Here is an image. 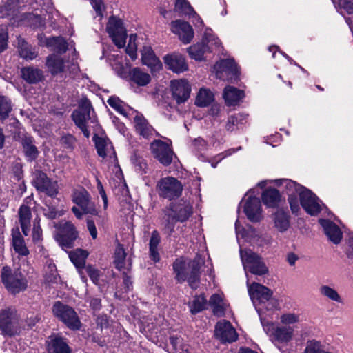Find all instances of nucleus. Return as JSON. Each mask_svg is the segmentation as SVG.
<instances>
[{
	"label": "nucleus",
	"instance_id": "f257e3e1",
	"mask_svg": "<svg viewBox=\"0 0 353 353\" xmlns=\"http://www.w3.org/2000/svg\"><path fill=\"white\" fill-rule=\"evenodd\" d=\"M12 245L15 252L13 254L14 268L4 266L1 271V281L8 292L12 294L22 290V272L20 258L22 256V236L19 227L12 230Z\"/></svg>",
	"mask_w": 353,
	"mask_h": 353
},
{
	"label": "nucleus",
	"instance_id": "f03ea898",
	"mask_svg": "<svg viewBox=\"0 0 353 353\" xmlns=\"http://www.w3.org/2000/svg\"><path fill=\"white\" fill-rule=\"evenodd\" d=\"M172 266L175 279L179 283L187 281L192 289H197L201 276L199 261L179 257L175 259Z\"/></svg>",
	"mask_w": 353,
	"mask_h": 353
},
{
	"label": "nucleus",
	"instance_id": "7ed1b4c3",
	"mask_svg": "<svg viewBox=\"0 0 353 353\" xmlns=\"http://www.w3.org/2000/svg\"><path fill=\"white\" fill-rule=\"evenodd\" d=\"M164 231L170 236L174 232L175 224L177 222L183 223L188 220L192 214V207L189 203L180 200L171 202L163 210Z\"/></svg>",
	"mask_w": 353,
	"mask_h": 353
},
{
	"label": "nucleus",
	"instance_id": "20e7f679",
	"mask_svg": "<svg viewBox=\"0 0 353 353\" xmlns=\"http://www.w3.org/2000/svg\"><path fill=\"white\" fill-rule=\"evenodd\" d=\"M52 311L53 315L68 329L73 331L81 329L82 324L80 318L71 306L57 301L54 303Z\"/></svg>",
	"mask_w": 353,
	"mask_h": 353
},
{
	"label": "nucleus",
	"instance_id": "39448f33",
	"mask_svg": "<svg viewBox=\"0 0 353 353\" xmlns=\"http://www.w3.org/2000/svg\"><path fill=\"white\" fill-rule=\"evenodd\" d=\"M91 111L94 113L91 102L85 97L80 100L78 108L74 110L71 114L72 121L86 138L90 137V131L87 128V123L92 119Z\"/></svg>",
	"mask_w": 353,
	"mask_h": 353
},
{
	"label": "nucleus",
	"instance_id": "423d86ee",
	"mask_svg": "<svg viewBox=\"0 0 353 353\" xmlns=\"http://www.w3.org/2000/svg\"><path fill=\"white\" fill-rule=\"evenodd\" d=\"M156 190L161 198L173 200L181 196L183 186L177 179L167 176L161 179L157 182Z\"/></svg>",
	"mask_w": 353,
	"mask_h": 353
},
{
	"label": "nucleus",
	"instance_id": "0eeeda50",
	"mask_svg": "<svg viewBox=\"0 0 353 353\" xmlns=\"http://www.w3.org/2000/svg\"><path fill=\"white\" fill-rule=\"evenodd\" d=\"M240 255L245 270L259 276L268 273V268L262 258L252 250L250 249L241 250Z\"/></svg>",
	"mask_w": 353,
	"mask_h": 353
},
{
	"label": "nucleus",
	"instance_id": "6e6552de",
	"mask_svg": "<svg viewBox=\"0 0 353 353\" xmlns=\"http://www.w3.org/2000/svg\"><path fill=\"white\" fill-rule=\"evenodd\" d=\"M20 314L14 307H8L0 312V330L4 334L14 336L20 332Z\"/></svg>",
	"mask_w": 353,
	"mask_h": 353
},
{
	"label": "nucleus",
	"instance_id": "1a4fd4ad",
	"mask_svg": "<svg viewBox=\"0 0 353 353\" xmlns=\"http://www.w3.org/2000/svg\"><path fill=\"white\" fill-rule=\"evenodd\" d=\"M72 201L77 204L85 214L100 218L96 204L92 201L90 193L83 187L74 189L72 194Z\"/></svg>",
	"mask_w": 353,
	"mask_h": 353
},
{
	"label": "nucleus",
	"instance_id": "9d476101",
	"mask_svg": "<svg viewBox=\"0 0 353 353\" xmlns=\"http://www.w3.org/2000/svg\"><path fill=\"white\" fill-rule=\"evenodd\" d=\"M106 30L113 43L119 48L125 46L127 32L121 19L112 16L109 18Z\"/></svg>",
	"mask_w": 353,
	"mask_h": 353
},
{
	"label": "nucleus",
	"instance_id": "9b49d317",
	"mask_svg": "<svg viewBox=\"0 0 353 353\" xmlns=\"http://www.w3.org/2000/svg\"><path fill=\"white\" fill-rule=\"evenodd\" d=\"M78 234L74 225L70 221H65L60 224L55 238L63 249H70L74 247Z\"/></svg>",
	"mask_w": 353,
	"mask_h": 353
},
{
	"label": "nucleus",
	"instance_id": "f8f14e48",
	"mask_svg": "<svg viewBox=\"0 0 353 353\" xmlns=\"http://www.w3.org/2000/svg\"><path fill=\"white\" fill-rule=\"evenodd\" d=\"M150 150L153 157L162 165L171 164L174 155L171 145L159 139L154 140L150 143Z\"/></svg>",
	"mask_w": 353,
	"mask_h": 353
},
{
	"label": "nucleus",
	"instance_id": "ddd939ff",
	"mask_svg": "<svg viewBox=\"0 0 353 353\" xmlns=\"http://www.w3.org/2000/svg\"><path fill=\"white\" fill-rule=\"evenodd\" d=\"M32 183L37 190L53 197L58 194L57 182L48 178L47 174L41 170H35L33 174Z\"/></svg>",
	"mask_w": 353,
	"mask_h": 353
},
{
	"label": "nucleus",
	"instance_id": "4468645a",
	"mask_svg": "<svg viewBox=\"0 0 353 353\" xmlns=\"http://www.w3.org/2000/svg\"><path fill=\"white\" fill-rule=\"evenodd\" d=\"M216 77L226 79L231 82L236 81L239 78V72L238 67L233 59H227L221 60L215 65Z\"/></svg>",
	"mask_w": 353,
	"mask_h": 353
},
{
	"label": "nucleus",
	"instance_id": "2eb2a0df",
	"mask_svg": "<svg viewBox=\"0 0 353 353\" xmlns=\"http://www.w3.org/2000/svg\"><path fill=\"white\" fill-rule=\"evenodd\" d=\"M300 203L302 208L310 215H316L321 211L318 198L311 190L304 188L299 192Z\"/></svg>",
	"mask_w": 353,
	"mask_h": 353
},
{
	"label": "nucleus",
	"instance_id": "dca6fc26",
	"mask_svg": "<svg viewBox=\"0 0 353 353\" xmlns=\"http://www.w3.org/2000/svg\"><path fill=\"white\" fill-rule=\"evenodd\" d=\"M214 335L223 343H232L238 339L235 329L227 321H219L216 324Z\"/></svg>",
	"mask_w": 353,
	"mask_h": 353
},
{
	"label": "nucleus",
	"instance_id": "f3484780",
	"mask_svg": "<svg viewBox=\"0 0 353 353\" xmlns=\"http://www.w3.org/2000/svg\"><path fill=\"white\" fill-rule=\"evenodd\" d=\"M248 292L254 304L265 303L271 300L273 294L270 289L255 282L248 286Z\"/></svg>",
	"mask_w": 353,
	"mask_h": 353
},
{
	"label": "nucleus",
	"instance_id": "a211bd4d",
	"mask_svg": "<svg viewBox=\"0 0 353 353\" xmlns=\"http://www.w3.org/2000/svg\"><path fill=\"white\" fill-rule=\"evenodd\" d=\"M170 86L172 97L178 104L185 103L189 99L191 87L186 80L179 79L172 81Z\"/></svg>",
	"mask_w": 353,
	"mask_h": 353
},
{
	"label": "nucleus",
	"instance_id": "6ab92c4d",
	"mask_svg": "<svg viewBox=\"0 0 353 353\" xmlns=\"http://www.w3.org/2000/svg\"><path fill=\"white\" fill-rule=\"evenodd\" d=\"M172 31L179 35L180 40L184 43H189L194 37L192 26L186 21L176 20L171 23Z\"/></svg>",
	"mask_w": 353,
	"mask_h": 353
},
{
	"label": "nucleus",
	"instance_id": "aec40b11",
	"mask_svg": "<svg viewBox=\"0 0 353 353\" xmlns=\"http://www.w3.org/2000/svg\"><path fill=\"white\" fill-rule=\"evenodd\" d=\"M244 212L252 222H259L263 219L261 204L259 199L253 196L246 201Z\"/></svg>",
	"mask_w": 353,
	"mask_h": 353
},
{
	"label": "nucleus",
	"instance_id": "412c9836",
	"mask_svg": "<svg viewBox=\"0 0 353 353\" xmlns=\"http://www.w3.org/2000/svg\"><path fill=\"white\" fill-rule=\"evenodd\" d=\"M163 60L168 68L174 72L181 73L188 70V64L181 54L176 53L167 54L163 57Z\"/></svg>",
	"mask_w": 353,
	"mask_h": 353
},
{
	"label": "nucleus",
	"instance_id": "4be33fe9",
	"mask_svg": "<svg viewBox=\"0 0 353 353\" xmlns=\"http://www.w3.org/2000/svg\"><path fill=\"white\" fill-rule=\"evenodd\" d=\"M65 63V60L54 53L49 54L46 59V66L53 77L66 71Z\"/></svg>",
	"mask_w": 353,
	"mask_h": 353
},
{
	"label": "nucleus",
	"instance_id": "5701e85b",
	"mask_svg": "<svg viewBox=\"0 0 353 353\" xmlns=\"http://www.w3.org/2000/svg\"><path fill=\"white\" fill-rule=\"evenodd\" d=\"M319 222L329 240L334 244H339L342 239V232L340 228L330 220L319 219Z\"/></svg>",
	"mask_w": 353,
	"mask_h": 353
},
{
	"label": "nucleus",
	"instance_id": "b1692460",
	"mask_svg": "<svg viewBox=\"0 0 353 353\" xmlns=\"http://www.w3.org/2000/svg\"><path fill=\"white\" fill-rule=\"evenodd\" d=\"M294 331L291 326L277 325L273 327L271 337L274 342L287 343L292 339Z\"/></svg>",
	"mask_w": 353,
	"mask_h": 353
},
{
	"label": "nucleus",
	"instance_id": "393cba45",
	"mask_svg": "<svg viewBox=\"0 0 353 353\" xmlns=\"http://www.w3.org/2000/svg\"><path fill=\"white\" fill-rule=\"evenodd\" d=\"M143 64L150 68L151 71H158L162 68V63L156 57L151 47L144 46L141 50Z\"/></svg>",
	"mask_w": 353,
	"mask_h": 353
},
{
	"label": "nucleus",
	"instance_id": "a878e982",
	"mask_svg": "<svg viewBox=\"0 0 353 353\" xmlns=\"http://www.w3.org/2000/svg\"><path fill=\"white\" fill-rule=\"evenodd\" d=\"M45 46L50 48L58 55L65 53L68 49V42L62 37H51L45 39Z\"/></svg>",
	"mask_w": 353,
	"mask_h": 353
},
{
	"label": "nucleus",
	"instance_id": "bb28decb",
	"mask_svg": "<svg viewBox=\"0 0 353 353\" xmlns=\"http://www.w3.org/2000/svg\"><path fill=\"white\" fill-rule=\"evenodd\" d=\"M127 254L123 248V245L118 243L114 252L115 267L120 271H129L131 268V261L130 259L126 260Z\"/></svg>",
	"mask_w": 353,
	"mask_h": 353
},
{
	"label": "nucleus",
	"instance_id": "cd10ccee",
	"mask_svg": "<svg viewBox=\"0 0 353 353\" xmlns=\"http://www.w3.org/2000/svg\"><path fill=\"white\" fill-rule=\"evenodd\" d=\"M49 348L53 353H71L67 339L58 335L49 337Z\"/></svg>",
	"mask_w": 353,
	"mask_h": 353
},
{
	"label": "nucleus",
	"instance_id": "c85d7f7f",
	"mask_svg": "<svg viewBox=\"0 0 353 353\" xmlns=\"http://www.w3.org/2000/svg\"><path fill=\"white\" fill-rule=\"evenodd\" d=\"M134 123L136 132L145 138H148L154 131L142 114H137L134 117Z\"/></svg>",
	"mask_w": 353,
	"mask_h": 353
},
{
	"label": "nucleus",
	"instance_id": "c756f323",
	"mask_svg": "<svg viewBox=\"0 0 353 353\" xmlns=\"http://www.w3.org/2000/svg\"><path fill=\"white\" fill-rule=\"evenodd\" d=\"M290 219L288 212L282 209L277 210L273 215L274 227L281 232L287 231L290 225Z\"/></svg>",
	"mask_w": 353,
	"mask_h": 353
},
{
	"label": "nucleus",
	"instance_id": "7c9ffc66",
	"mask_svg": "<svg viewBox=\"0 0 353 353\" xmlns=\"http://www.w3.org/2000/svg\"><path fill=\"white\" fill-rule=\"evenodd\" d=\"M248 116V114L238 113L228 117L225 124L226 130L232 132L242 128L247 123Z\"/></svg>",
	"mask_w": 353,
	"mask_h": 353
},
{
	"label": "nucleus",
	"instance_id": "2f4dec72",
	"mask_svg": "<svg viewBox=\"0 0 353 353\" xmlns=\"http://www.w3.org/2000/svg\"><path fill=\"white\" fill-rule=\"evenodd\" d=\"M244 97L243 91L233 86H227L223 91V98L228 105L236 104Z\"/></svg>",
	"mask_w": 353,
	"mask_h": 353
},
{
	"label": "nucleus",
	"instance_id": "473e14b6",
	"mask_svg": "<svg viewBox=\"0 0 353 353\" xmlns=\"http://www.w3.org/2000/svg\"><path fill=\"white\" fill-rule=\"evenodd\" d=\"M261 198L264 205L267 207L274 208L280 201L281 194L276 188H268L263 191Z\"/></svg>",
	"mask_w": 353,
	"mask_h": 353
},
{
	"label": "nucleus",
	"instance_id": "72a5a7b5",
	"mask_svg": "<svg viewBox=\"0 0 353 353\" xmlns=\"http://www.w3.org/2000/svg\"><path fill=\"white\" fill-rule=\"evenodd\" d=\"M130 80L139 86L148 85L151 80L149 74L143 72L139 68H134L129 72Z\"/></svg>",
	"mask_w": 353,
	"mask_h": 353
},
{
	"label": "nucleus",
	"instance_id": "f704fd0d",
	"mask_svg": "<svg viewBox=\"0 0 353 353\" xmlns=\"http://www.w3.org/2000/svg\"><path fill=\"white\" fill-rule=\"evenodd\" d=\"M210 48L208 43H198L188 48V52L192 59L195 60H202L205 53L210 52Z\"/></svg>",
	"mask_w": 353,
	"mask_h": 353
},
{
	"label": "nucleus",
	"instance_id": "c9c22d12",
	"mask_svg": "<svg viewBox=\"0 0 353 353\" xmlns=\"http://www.w3.org/2000/svg\"><path fill=\"white\" fill-rule=\"evenodd\" d=\"M161 241V237L157 230L152 232L149 243L150 257L154 262H158L160 260L158 252V245Z\"/></svg>",
	"mask_w": 353,
	"mask_h": 353
},
{
	"label": "nucleus",
	"instance_id": "e433bc0d",
	"mask_svg": "<svg viewBox=\"0 0 353 353\" xmlns=\"http://www.w3.org/2000/svg\"><path fill=\"white\" fill-rule=\"evenodd\" d=\"M88 256V252L81 249H77L73 252H70L69 257L72 263L78 269L85 268L86 259Z\"/></svg>",
	"mask_w": 353,
	"mask_h": 353
},
{
	"label": "nucleus",
	"instance_id": "4c0bfd02",
	"mask_svg": "<svg viewBox=\"0 0 353 353\" xmlns=\"http://www.w3.org/2000/svg\"><path fill=\"white\" fill-rule=\"evenodd\" d=\"M213 101V93L210 90L201 88L197 94L195 105L199 107H206Z\"/></svg>",
	"mask_w": 353,
	"mask_h": 353
},
{
	"label": "nucleus",
	"instance_id": "58836bf2",
	"mask_svg": "<svg viewBox=\"0 0 353 353\" xmlns=\"http://www.w3.org/2000/svg\"><path fill=\"white\" fill-rule=\"evenodd\" d=\"M41 70L34 68H23V79L30 83H37L43 79Z\"/></svg>",
	"mask_w": 353,
	"mask_h": 353
},
{
	"label": "nucleus",
	"instance_id": "ea45409f",
	"mask_svg": "<svg viewBox=\"0 0 353 353\" xmlns=\"http://www.w3.org/2000/svg\"><path fill=\"white\" fill-rule=\"evenodd\" d=\"M26 21L28 26L33 28H44L46 26L45 19L37 14H23V21Z\"/></svg>",
	"mask_w": 353,
	"mask_h": 353
},
{
	"label": "nucleus",
	"instance_id": "a19ab883",
	"mask_svg": "<svg viewBox=\"0 0 353 353\" xmlns=\"http://www.w3.org/2000/svg\"><path fill=\"white\" fill-rule=\"evenodd\" d=\"M209 304L214 315L221 316L224 314L223 299L220 295L217 294H212L210 298Z\"/></svg>",
	"mask_w": 353,
	"mask_h": 353
},
{
	"label": "nucleus",
	"instance_id": "79ce46f5",
	"mask_svg": "<svg viewBox=\"0 0 353 353\" xmlns=\"http://www.w3.org/2000/svg\"><path fill=\"white\" fill-rule=\"evenodd\" d=\"M280 185L285 188L288 196L299 195V192L305 188V187L296 183L295 181L288 179H281Z\"/></svg>",
	"mask_w": 353,
	"mask_h": 353
},
{
	"label": "nucleus",
	"instance_id": "37998d69",
	"mask_svg": "<svg viewBox=\"0 0 353 353\" xmlns=\"http://www.w3.org/2000/svg\"><path fill=\"white\" fill-rule=\"evenodd\" d=\"M23 153L28 161H34L39 155V151L37 147L32 144L31 141L28 139H23Z\"/></svg>",
	"mask_w": 353,
	"mask_h": 353
},
{
	"label": "nucleus",
	"instance_id": "c03bdc74",
	"mask_svg": "<svg viewBox=\"0 0 353 353\" xmlns=\"http://www.w3.org/2000/svg\"><path fill=\"white\" fill-rule=\"evenodd\" d=\"M321 295L336 303H342V299L334 288L327 285H323L319 288Z\"/></svg>",
	"mask_w": 353,
	"mask_h": 353
},
{
	"label": "nucleus",
	"instance_id": "a18cd8bd",
	"mask_svg": "<svg viewBox=\"0 0 353 353\" xmlns=\"http://www.w3.org/2000/svg\"><path fill=\"white\" fill-rule=\"evenodd\" d=\"M207 304L206 299L202 296H196L190 304V312L192 314H197L205 309Z\"/></svg>",
	"mask_w": 353,
	"mask_h": 353
},
{
	"label": "nucleus",
	"instance_id": "49530a36",
	"mask_svg": "<svg viewBox=\"0 0 353 353\" xmlns=\"http://www.w3.org/2000/svg\"><path fill=\"white\" fill-rule=\"evenodd\" d=\"M93 141L98 154L104 158L107 156L106 148L108 147V140L105 138L98 137L96 134L93 137Z\"/></svg>",
	"mask_w": 353,
	"mask_h": 353
},
{
	"label": "nucleus",
	"instance_id": "de8ad7c7",
	"mask_svg": "<svg viewBox=\"0 0 353 353\" xmlns=\"http://www.w3.org/2000/svg\"><path fill=\"white\" fill-rule=\"evenodd\" d=\"M175 9L182 14L191 15L196 14L193 8L186 0H176L175 3Z\"/></svg>",
	"mask_w": 353,
	"mask_h": 353
},
{
	"label": "nucleus",
	"instance_id": "09e8293b",
	"mask_svg": "<svg viewBox=\"0 0 353 353\" xmlns=\"http://www.w3.org/2000/svg\"><path fill=\"white\" fill-rule=\"evenodd\" d=\"M108 103L119 114L124 116L126 115V110L124 108L123 103L118 97H110L108 100Z\"/></svg>",
	"mask_w": 353,
	"mask_h": 353
},
{
	"label": "nucleus",
	"instance_id": "8fccbe9b",
	"mask_svg": "<svg viewBox=\"0 0 353 353\" xmlns=\"http://www.w3.org/2000/svg\"><path fill=\"white\" fill-rule=\"evenodd\" d=\"M280 321L284 326H290L300 321V315L294 313H285L281 316Z\"/></svg>",
	"mask_w": 353,
	"mask_h": 353
},
{
	"label": "nucleus",
	"instance_id": "3c124183",
	"mask_svg": "<svg viewBox=\"0 0 353 353\" xmlns=\"http://www.w3.org/2000/svg\"><path fill=\"white\" fill-rule=\"evenodd\" d=\"M38 54V50L35 47L23 41V59L33 60L37 57Z\"/></svg>",
	"mask_w": 353,
	"mask_h": 353
},
{
	"label": "nucleus",
	"instance_id": "603ef678",
	"mask_svg": "<svg viewBox=\"0 0 353 353\" xmlns=\"http://www.w3.org/2000/svg\"><path fill=\"white\" fill-rule=\"evenodd\" d=\"M11 110L10 101L5 97H0V120L5 119Z\"/></svg>",
	"mask_w": 353,
	"mask_h": 353
},
{
	"label": "nucleus",
	"instance_id": "864d4df0",
	"mask_svg": "<svg viewBox=\"0 0 353 353\" xmlns=\"http://www.w3.org/2000/svg\"><path fill=\"white\" fill-rule=\"evenodd\" d=\"M76 143V139L71 134L63 136L60 139V143L64 148L72 150Z\"/></svg>",
	"mask_w": 353,
	"mask_h": 353
},
{
	"label": "nucleus",
	"instance_id": "5fc2aeb1",
	"mask_svg": "<svg viewBox=\"0 0 353 353\" xmlns=\"http://www.w3.org/2000/svg\"><path fill=\"white\" fill-rule=\"evenodd\" d=\"M85 271L89 275L90 279L94 284H97L100 278V272L94 266L88 265L85 268Z\"/></svg>",
	"mask_w": 353,
	"mask_h": 353
},
{
	"label": "nucleus",
	"instance_id": "6e6d98bb",
	"mask_svg": "<svg viewBox=\"0 0 353 353\" xmlns=\"http://www.w3.org/2000/svg\"><path fill=\"white\" fill-rule=\"evenodd\" d=\"M32 235L34 242H37L41 240L42 236V230L39 225V219H37V218H36L33 222Z\"/></svg>",
	"mask_w": 353,
	"mask_h": 353
},
{
	"label": "nucleus",
	"instance_id": "4d7b16f0",
	"mask_svg": "<svg viewBox=\"0 0 353 353\" xmlns=\"http://www.w3.org/2000/svg\"><path fill=\"white\" fill-rule=\"evenodd\" d=\"M8 12H10V16H15L19 12V0H8L6 3Z\"/></svg>",
	"mask_w": 353,
	"mask_h": 353
},
{
	"label": "nucleus",
	"instance_id": "13d9d810",
	"mask_svg": "<svg viewBox=\"0 0 353 353\" xmlns=\"http://www.w3.org/2000/svg\"><path fill=\"white\" fill-rule=\"evenodd\" d=\"M340 8L344 9L349 14H353V0H338Z\"/></svg>",
	"mask_w": 353,
	"mask_h": 353
},
{
	"label": "nucleus",
	"instance_id": "bf43d9fd",
	"mask_svg": "<svg viewBox=\"0 0 353 353\" xmlns=\"http://www.w3.org/2000/svg\"><path fill=\"white\" fill-rule=\"evenodd\" d=\"M87 228L89 233L93 239L97 238V230L94 221L91 218H88L86 220Z\"/></svg>",
	"mask_w": 353,
	"mask_h": 353
},
{
	"label": "nucleus",
	"instance_id": "052dcab7",
	"mask_svg": "<svg viewBox=\"0 0 353 353\" xmlns=\"http://www.w3.org/2000/svg\"><path fill=\"white\" fill-rule=\"evenodd\" d=\"M23 236H27V221H29L31 218V211L29 207L23 205Z\"/></svg>",
	"mask_w": 353,
	"mask_h": 353
},
{
	"label": "nucleus",
	"instance_id": "680f3d73",
	"mask_svg": "<svg viewBox=\"0 0 353 353\" xmlns=\"http://www.w3.org/2000/svg\"><path fill=\"white\" fill-rule=\"evenodd\" d=\"M8 47V34L3 29H0V54Z\"/></svg>",
	"mask_w": 353,
	"mask_h": 353
},
{
	"label": "nucleus",
	"instance_id": "e2e57ef3",
	"mask_svg": "<svg viewBox=\"0 0 353 353\" xmlns=\"http://www.w3.org/2000/svg\"><path fill=\"white\" fill-rule=\"evenodd\" d=\"M288 201L290 206L293 214H296L299 210V201L296 198V195H292L288 196Z\"/></svg>",
	"mask_w": 353,
	"mask_h": 353
},
{
	"label": "nucleus",
	"instance_id": "0e129e2a",
	"mask_svg": "<svg viewBox=\"0 0 353 353\" xmlns=\"http://www.w3.org/2000/svg\"><path fill=\"white\" fill-rule=\"evenodd\" d=\"M133 39V35L130 37V43L126 48V52L130 57V58L134 60L137 58V50L135 44H132V40Z\"/></svg>",
	"mask_w": 353,
	"mask_h": 353
},
{
	"label": "nucleus",
	"instance_id": "69168bd1",
	"mask_svg": "<svg viewBox=\"0 0 353 353\" xmlns=\"http://www.w3.org/2000/svg\"><path fill=\"white\" fill-rule=\"evenodd\" d=\"M59 279V275L56 270H51L49 273L45 276V280L48 283H57Z\"/></svg>",
	"mask_w": 353,
	"mask_h": 353
},
{
	"label": "nucleus",
	"instance_id": "338daca9",
	"mask_svg": "<svg viewBox=\"0 0 353 353\" xmlns=\"http://www.w3.org/2000/svg\"><path fill=\"white\" fill-rule=\"evenodd\" d=\"M93 8L98 15H102L104 4L101 0H90Z\"/></svg>",
	"mask_w": 353,
	"mask_h": 353
},
{
	"label": "nucleus",
	"instance_id": "774afa93",
	"mask_svg": "<svg viewBox=\"0 0 353 353\" xmlns=\"http://www.w3.org/2000/svg\"><path fill=\"white\" fill-rule=\"evenodd\" d=\"M123 271V283L127 290H130L132 288V282L131 277L128 274V270Z\"/></svg>",
	"mask_w": 353,
	"mask_h": 353
}]
</instances>
